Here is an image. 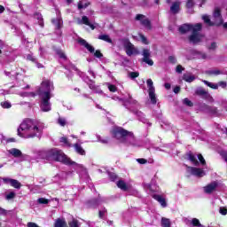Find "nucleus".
I'll list each match as a JSON object with an SVG mask.
<instances>
[{
    "mask_svg": "<svg viewBox=\"0 0 227 227\" xmlns=\"http://www.w3.org/2000/svg\"><path fill=\"white\" fill-rule=\"evenodd\" d=\"M139 38L141 39L142 43H145V45H148V43H150L145 35L139 34Z\"/></svg>",
    "mask_w": 227,
    "mask_h": 227,
    "instance_id": "58836bf2",
    "label": "nucleus"
},
{
    "mask_svg": "<svg viewBox=\"0 0 227 227\" xmlns=\"http://www.w3.org/2000/svg\"><path fill=\"white\" fill-rule=\"evenodd\" d=\"M206 74H207V75H221L223 72H221V70L219 69H215V70L207 71Z\"/></svg>",
    "mask_w": 227,
    "mask_h": 227,
    "instance_id": "72a5a7b5",
    "label": "nucleus"
},
{
    "mask_svg": "<svg viewBox=\"0 0 227 227\" xmlns=\"http://www.w3.org/2000/svg\"><path fill=\"white\" fill-rule=\"evenodd\" d=\"M179 33L181 35H185L186 33H189V31H194V25L192 24H183L178 28Z\"/></svg>",
    "mask_w": 227,
    "mask_h": 227,
    "instance_id": "f8f14e48",
    "label": "nucleus"
},
{
    "mask_svg": "<svg viewBox=\"0 0 227 227\" xmlns=\"http://www.w3.org/2000/svg\"><path fill=\"white\" fill-rule=\"evenodd\" d=\"M37 203H39L40 205H48L49 204V200H47L45 198H39L37 200Z\"/></svg>",
    "mask_w": 227,
    "mask_h": 227,
    "instance_id": "ea45409f",
    "label": "nucleus"
},
{
    "mask_svg": "<svg viewBox=\"0 0 227 227\" xmlns=\"http://www.w3.org/2000/svg\"><path fill=\"white\" fill-rule=\"evenodd\" d=\"M35 65L37 67V68H44L43 65L40 62H38V60H35Z\"/></svg>",
    "mask_w": 227,
    "mask_h": 227,
    "instance_id": "0e129e2a",
    "label": "nucleus"
},
{
    "mask_svg": "<svg viewBox=\"0 0 227 227\" xmlns=\"http://www.w3.org/2000/svg\"><path fill=\"white\" fill-rule=\"evenodd\" d=\"M38 90L42 91H49L51 93V82L50 80H44L41 83V87Z\"/></svg>",
    "mask_w": 227,
    "mask_h": 227,
    "instance_id": "dca6fc26",
    "label": "nucleus"
},
{
    "mask_svg": "<svg viewBox=\"0 0 227 227\" xmlns=\"http://www.w3.org/2000/svg\"><path fill=\"white\" fill-rule=\"evenodd\" d=\"M0 214H2L3 215H6V209L0 207Z\"/></svg>",
    "mask_w": 227,
    "mask_h": 227,
    "instance_id": "338daca9",
    "label": "nucleus"
},
{
    "mask_svg": "<svg viewBox=\"0 0 227 227\" xmlns=\"http://www.w3.org/2000/svg\"><path fill=\"white\" fill-rule=\"evenodd\" d=\"M58 123L61 127H65V125H67V120H65L64 118L59 117V120H58Z\"/></svg>",
    "mask_w": 227,
    "mask_h": 227,
    "instance_id": "de8ad7c7",
    "label": "nucleus"
},
{
    "mask_svg": "<svg viewBox=\"0 0 227 227\" xmlns=\"http://www.w3.org/2000/svg\"><path fill=\"white\" fill-rule=\"evenodd\" d=\"M186 157L188 160H190L191 162H192V164H194V166H200V161H198V160L196 159V156L194 155V153H192V152L187 153Z\"/></svg>",
    "mask_w": 227,
    "mask_h": 227,
    "instance_id": "f3484780",
    "label": "nucleus"
},
{
    "mask_svg": "<svg viewBox=\"0 0 227 227\" xmlns=\"http://www.w3.org/2000/svg\"><path fill=\"white\" fill-rule=\"evenodd\" d=\"M82 24H84L85 26H90V19L87 18V16H82Z\"/></svg>",
    "mask_w": 227,
    "mask_h": 227,
    "instance_id": "8fccbe9b",
    "label": "nucleus"
},
{
    "mask_svg": "<svg viewBox=\"0 0 227 227\" xmlns=\"http://www.w3.org/2000/svg\"><path fill=\"white\" fill-rule=\"evenodd\" d=\"M146 82L151 103L155 105L157 104V97L155 96V87H153V81H152V79H148Z\"/></svg>",
    "mask_w": 227,
    "mask_h": 227,
    "instance_id": "6e6552de",
    "label": "nucleus"
},
{
    "mask_svg": "<svg viewBox=\"0 0 227 227\" xmlns=\"http://www.w3.org/2000/svg\"><path fill=\"white\" fill-rule=\"evenodd\" d=\"M202 27L203 25L201 23H197L194 25L193 31H192V35L188 37L190 43L196 45V43H200V42H201L203 35L200 34V31H201Z\"/></svg>",
    "mask_w": 227,
    "mask_h": 227,
    "instance_id": "20e7f679",
    "label": "nucleus"
},
{
    "mask_svg": "<svg viewBox=\"0 0 227 227\" xmlns=\"http://www.w3.org/2000/svg\"><path fill=\"white\" fill-rule=\"evenodd\" d=\"M27 59L32 63H36V58L33 57L31 54L27 55Z\"/></svg>",
    "mask_w": 227,
    "mask_h": 227,
    "instance_id": "864d4df0",
    "label": "nucleus"
},
{
    "mask_svg": "<svg viewBox=\"0 0 227 227\" xmlns=\"http://www.w3.org/2000/svg\"><path fill=\"white\" fill-rule=\"evenodd\" d=\"M192 226L205 227L201 224V223H200V220L198 218H193L192 220Z\"/></svg>",
    "mask_w": 227,
    "mask_h": 227,
    "instance_id": "4c0bfd02",
    "label": "nucleus"
},
{
    "mask_svg": "<svg viewBox=\"0 0 227 227\" xmlns=\"http://www.w3.org/2000/svg\"><path fill=\"white\" fill-rule=\"evenodd\" d=\"M217 85L218 86H220L221 88H226V86H227V83H226V82H223V81H221V82H219L218 83H217Z\"/></svg>",
    "mask_w": 227,
    "mask_h": 227,
    "instance_id": "680f3d73",
    "label": "nucleus"
},
{
    "mask_svg": "<svg viewBox=\"0 0 227 227\" xmlns=\"http://www.w3.org/2000/svg\"><path fill=\"white\" fill-rule=\"evenodd\" d=\"M142 61L144 63H146V65H149V67H153V60L150 59V57L152 56V51H150L149 49H144L142 51Z\"/></svg>",
    "mask_w": 227,
    "mask_h": 227,
    "instance_id": "9d476101",
    "label": "nucleus"
},
{
    "mask_svg": "<svg viewBox=\"0 0 227 227\" xmlns=\"http://www.w3.org/2000/svg\"><path fill=\"white\" fill-rule=\"evenodd\" d=\"M20 97L35 98V97H36V93H35V92H21Z\"/></svg>",
    "mask_w": 227,
    "mask_h": 227,
    "instance_id": "473e14b6",
    "label": "nucleus"
},
{
    "mask_svg": "<svg viewBox=\"0 0 227 227\" xmlns=\"http://www.w3.org/2000/svg\"><path fill=\"white\" fill-rule=\"evenodd\" d=\"M109 176H110V180H111L112 182H114V181L117 180V178H118V176H116V174H114V173H110V174H109Z\"/></svg>",
    "mask_w": 227,
    "mask_h": 227,
    "instance_id": "13d9d810",
    "label": "nucleus"
},
{
    "mask_svg": "<svg viewBox=\"0 0 227 227\" xmlns=\"http://www.w3.org/2000/svg\"><path fill=\"white\" fill-rule=\"evenodd\" d=\"M129 76L131 78V79H136L137 77H139V72H130L129 74Z\"/></svg>",
    "mask_w": 227,
    "mask_h": 227,
    "instance_id": "09e8293b",
    "label": "nucleus"
},
{
    "mask_svg": "<svg viewBox=\"0 0 227 227\" xmlns=\"http://www.w3.org/2000/svg\"><path fill=\"white\" fill-rule=\"evenodd\" d=\"M213 17L215 19H220V22L216 23V26H221L223 24V15L221 14V9L216 7L214 11Z\"/></svg>",
    "mask_w": 227,
    "mask_h": 227,
    "instance_id": "a211bd4d",
    "label": "nucleus"
},
{
    "mask_svg": "<svg viewBox=\"0 0 227 227\" xmlns=\"http://www.w3.org/2000/svg\"><path fill=\"white\" fill-rule=\"evenodd\" d=\"M46 159H48V160H55V162H62V164H66V166H74L75 164V161L67 157V155L63 153V151L58 149L47 151Z\"/></svg>",
    "mask_w": 227,
    "mask_h": 227,
    "instance_id": "f257e3e1",
    "label": "nucleus"
},
{
    "mask_svg": "<svg viewBox=\"0 0 227 227\" xmlns=\"http://www.w3.org/2000/svg\"><path fill=\"white\" fill-rule=\"evenodd\" d=\"M37 95L41 97V109L43 113L51 111V92L37 90Z\"/></svg>",
    "mask_w": 227,
    "mask_h": 227,
    "instance_id": "7ed1b4c3",
    "label": "nucleus"
},
{
    "mask_svg": "<svg viewBox=\"0 0 227 227\" xmlns=\"http://www.w3.org/2000/svg\"><path fill=\"white\" fill-rule=\"evenodd\" d=\"M203 82L204 84H206V86H208V88H211V90H219V85L217 83H213L207 80H204Z\"/></svg>",
    "mask_w": 227,
    "mask_h": 227,
    "instance_id": "c85d7f7f",
    "label": "nucleus"
},
{
    "mask_svg": "<svg viewBox=\"0 0 227 227\" xmlns=\"http://www.w3.org/2000/svg\"><path fill=\"white\" fill-rule=\"evenodd\" d=\"M98 38V40H102L103 42H106L107 43H113V39H111L109 35H100Z\"/></svg>",
    "mask_w": 227,
    "mask_h": 227,
    "instance_id": "393cba45",
    "label": "nucleus"
},
{
    "mask_svg": "<svg viewBox=\"0 0 227 227\" xmlns=\"http://www.w3.org/2000/svg\"><path fill=\"white\" fill-rule=\"evenodd\" d=\"M184 106H187L188 107H192L194 106V103H192V101H191L189 98H185L184 99Z\"/></svg>",
    "mask_w": 227,
    "mask_h": 227,
    "instance_id": "a19ab883",
    "label": "nucleus"
},
{
    "mask_svg": "<svg viewBox=\"0 0 227 227\" xmlns=\"http://www.w3.org/2000/svg\"><path fill=\"white\" fill-rule=\"evenodd\" d=\"M220 214L222 215H227V208L226 207H221L220 208Z\"/></svg>",
    "mask_w": 227,
    "mask_h": 227,
    "instance_id": "052dcab7",
    "label": "nucleus"
},
{
    "mask_svg": "<svg viewBox=\"0 0 227 227\" xmlns=\"http://www.w3.org/2000/svg\"><path fill=\"white\" fill-rule=\"evenodd\" d=\"M59 142L63 143V145H65V146H67V148H72V143H70V141H68V137H60Z\"/></svg>",
    "mask_w": 227,
    "mask_h": 227,
    "instance_id": "c756f323",
    "label": "nucleus"
},
{
    "mask_svg": "<svg viewBox=\"0 0 227 227\" xmlns=\"http://www.w3.org/2000/svg\"><path fill=\"white\" fill-rule=\"evenodd\" d=\"M32 127H33V120L27 119L23 121V122L20 125L18 129V136H20V137H25L24 133L22 132H24V130H31ZM32 130H33V133H30L26 136L27 139L42 136V129H40V128H38L37 126H34Z\"/></svg>",
    "mask_w": 227,
    "mask_h": 227,
    "instance_id": "f03ea898",
    "label": "nucleus"
},
{
    "mask_svg": "<svg viewBox=\"0 0 227 227\" xmlns=\"http://www.w3.org/2000/svg\"><path fill=\"white\" fill-rule=\"evenodd\" d=\"M88 5H82V4L79 3L78 4V10H82V8H86Z\"/></svg>",
    "mask_w": 227,
    "mask_h": 227,
    "instance_id": "774afa93",
    "label": "nucleus"
},
{
    "mask_svg": "<svg viewBox=\"0 0 227 227\" xmlns=\"http://www.w3.org/2000/svg\"><path fill=\"white\" fill-rule=\"evenodd\" d=\"M106 214H107V209L105 207L104 210H99L98 211V217L99 219H104V215H106Z\"/></svg>",
    "mask_w": 227,
    "mask_h": 227,
    "instance_id": "49530a36",
    "label": "nucleus"
},
{
    "mask_svg": "<svg viewBox=\"0 0 227 227\" xmlns=\"http://www.w3.org/2000/svg\"><path fill=\"white\" fill-rule=\"evenodd\" d=\"M170 12H172V13H174L175 15L176 13H178V12H180V2L176 1L174 2L170 7Z\"/></svg>",
    "mask_w": 227,
    "mask_h": 227,
    "instance_id": "412c9836",
    "label": "nucleus"
},
{
    "mask_svg": "<svg viewBox=\"0 0 227 227\" xmlns=\"http://www.w3.org/2000/svg\"><path fill=\"white\" fill-rule=\"evenodd\" d=\"M34 19H36L38 20L39 26L41 27H43L44 23H43V16H42V13L40 12L34 13Z\"/></svg>",
    "mask_w": 227,
    "mask_h": 227,
    "instance_id": "5701e85b",
    "label": "nucleus"
},
{
    "mask_svg": "<svg viewBox=\"0 0 227 227\" xmlns=\"http://www.w3.org/2000/svg\"><path fill=\"white\" fill-rule=\"evenodd\" d=\"M137 160L139 164H146V162H148V160L145 158H139Z\"/></svg>",
    "mask_w": 227,
    "mask_h": 227,
    "instance_id": "bf43d9fd",
    "label": "nucleus"
},
{
    "mask_svg": "<svg viewBox=\"0 0 227 227\" xmlns=\"http://www.w3.org/2000/svg\"><path fill=\"white\" fill-rule=\"evenodd\" d=\"M184 70H185V68H184L182 67V65H177L176 67V72L177 74H182V72H184Z\"/></svg>",
    "mask_w": 227,
    "mask_h": 227,
    "instance_id": "5fc2aeb1",
    "label": "nucleus"
},
{
    "mask_svg": "<svg viewBox=\"0 0 227 227\" xmlns=\"http://www.w3.org/2000/svg\"><path fill=\"white\" fill-rule=\"evenodd\" d=\"M186 8H188V10H191V8L194 7V0H187L186 2Z\"/></svg>",
    "mask_w": 227,
    "mask_h": 227,
    "instance_id": "37998d69",
    "label": "nucleus"
},
{
    "mask_svg": "<svg viewBox=\"0 0 227 227\" xmlns=\"http://www.w3.org/2000/svg\"><path fill=\"white\" fill-rule=\"evenodd\" d=\"M88 208H97L98 207V200L91 199L86 202Z\"/></svg>",
    "mask_w": 227,
    "mask_h": 227,
    "instance_id": "aec40b11",
    "label": "nucleus"
},
{
    "mask_svg": "<svg viewBox=\"0 0 227 227\" xmlns=\"http://www.w3.org/2000/svg\"><path fill=\"white\" fill-rule=\"evenodd\" d=\"M164 88H165V90H171V83L166 82V83L164 84Z\"/></svg>",
    "mask_w": 227,
    "mask_h": 227,
    "instance_id": "69168bd1",
    "label": "nucleus"
},
{
    "mask_svg": "<svg viewBox=\"0 0 227 227\" xmlns=\"http://www.w3.org/2000/svg\"><path fill=\"white\" fill-rule=\"evenodd\" d=\"M78 43L81 44L82 47H85V49H87V51H89L90 54L94 53L95 58H104V54H102V51H100V50H97L95 51V48L91 44L88 43L85 39L80 37L78 39Z\"/></svg>",
    "mask_w": 227,
    "mask_h": 227,
    "instance_id": "423d86ee",
    "label": "nucleus"
},
{
    "mask_svg": "<svg viewBox=\"0 0 227 227\" xmlns=\"http://www.w3.org/2000/svg\"><path fill=\"white\" fill-rule=\"evenodd\" d=\"M51 23L56 26L57 29H61V20L59 19H52Z\"/></svg>",
    "mask_w": 227,
    "mask_h": 227,
    "instance_id": "f704fd0d",
    "label": "nucleus"
},
{
    "mask_svg": "<svg viewBox=\"0 0 227 227\" xmlns=\"http://www.w3.org/2000/svg\"><path fill=\"white\" fill-rule=\"evenodd\" d=\"M215 49H217V43L216 42L211 43V45L208 47V50L209 51H215Z\"/></svg>",
    "mask_w": 227,
    "mask_h": 227,
    "instance_id": "4d7b16f0",
    "label": "nucleus"
},
{
    "mask_svg": "<svg viewBox=\"0 0 227 227\" xmlns=\"http://www.w3.org/2000/svg\"><path fill=\"white\" fill-rule=\"evenodd\" d=\"M1 106L4 109H10V107H12V103H10L8 101H4V102L1 103Z\"/></svg>",
    "mask_w": 227,
    "mask_h": 227,
    "instance_id": "c03bdc74",
    "label": "nucleus"
},
{
    "mask_svg": "<svg viewBox=\"0 0 227 227\" xmlns=\"http://www.w3.org/2000/svg\"><path fill=\"white\" fill-rule=\"evenodd\" d=\"M56 54L60 58V59H65V60L67 59V55L61 50H57Z\"/></svg>",
    "mask_w": 227,
    "mask_h": 227,
    "instance_id": "e433bc0d",
    "label": "nucleus"
},
{
    "mask_svg": "<svg viewBox=\"0 0 227 227\" xmlns=\"http://www.w3.org/2000/svg\"><path fill=\"white\" fill-rule=\"evenodd\" d=\"M198 159L202 166H205V164H207V161L205 160V158L202 154H198Z\"/></svg>",
    "mask_w": 227,
    "mask_h": 227,
    "instance_id": "3c124183",
    "label": "nucleus"
},
{
    "mask_svg": "<svg viewBox=\"0 0 227 227\" xmlns=\"http://www.w3.org/2000/svg\"><path fill=\"white\" fill-rule=\"evenodd\" d=\"M3 180L4 184H10V185L14 187V189H20L22 187V184L16 179L4 178Z\"/></svg>",
    "mask_w": 227,
    "mask_h": 227,
    "instance_id": "ddd939ff",
    "label": "nucleus"
},
{
    "mask_svg": "<svg viewBox=\"0 0 227 227\" xmlns=\"http://www.w3.org/2000/svg\"><path fill=\"white\" fill-rule=\"evenodd\" d=\"M195 95H198L199 97H209L208 91L205 90L204 89H198L195 91Z\"/></svg>",
    "mask_w": 227,
    "mask_h": 227,
    "instance_id": "bb28decb",
    "label": "nucleus"
},
{
    "mask_svg": "<svg viewBox=\"0 0 227 227\" xmlns=\"http://www.w3.org/2000/svg\"><path fill=\"white\" fill-rule=\"evenodd\" d=\"M16 194L14 192H10L6 196V200H13L15 198Z\"/></svg>",
    "mask_w": 227,
    "mask_h": 227,
    "instance_id": "603ef678",
    "label": "nucleus"
},
{
    "mask_svg": "<svg viewBox=\"0 0 227 227\" xmlns=\"http://www.w3.org/2000/svg\"><path fill=\"white\" fill-rule=\"evenodd\" d=\"M153 200L158 201L161 205V207H168V203L166 202V199H164L161 195L159 194H153Z\"/></svg>",
    "mask_w": 227,
    "mask_h": 227,
    "instance_id": "2eb2a0df",
    "label": "nucleus"
},
{
    "mask_svg": "<svg viewBox=\"0 0 227 227\" xmlns=\"http://www.w3.org/2000/svg\"><path fill=\"white\" fill-rule=\"evenodd\" d=\"M168 61L172 65H176V58L175 56H169L168 57Z\"/></svg>",
    "mask_w": 227,
    "mask_h": 227,
    "instance_id": "6e6d98bb",
    "label": "nucleus"
},
{
    "mask_svg": "<svg viewBox=\"0 0 227 227\" xmlns=\"http://www.w3.org/2000/svg\"><path fill=\"white\" fill-rule=\"evenodd\" d=\"M135 20H139L141 26H144L146 29L151 31L152 29V21L143 14H137Z\"/></svg>",
    "mask_w": 227,
    "mask_h": 227,
    "instance_id": "1a4fd4ad",
    "label": "nucleus"
},
{
    "mask_svg": "<svg viewBox=\"0 0 227 227\" xmlns=\"http://www.w3.org/2000/svg\"><path fill=\"white\" fill-rule=\"evenodd\" d=\"M183 81H185V82H193V81H196V76L191 74H184Z\"/></svg>",
    "mask_w": 227,
    "mask_h": 227,
    "instance_id": "cd10ccee",
    "label": "nucleus"
},
{
    "mask_svg": "<svg viewBox=\"0 0 227 227\" xmlns=\"http://www.w3.org/2000/svg\"><path fill=\"white\" fill-rule=\"evenodd\" d=\"M117 187L121 191H129V186L127 185V183H125V181L123 180H119L117 182Z\"/></svg>",
    "mask_w": 227,
    "mask_h": 227,
    "instance_id": "b1692460",
    "label": "nucleus"
},
{
    "mask_svg": "<svg viewBox=\"0 0 227 227\" xmlns=\"http://www.w3.org/2000/svg\"><path fill=\"white\" fill-rule=\"evenodd\" d=\"M202 20H204L205 24H207V26H217V23L212 22V20H210V17H208V15H203Z\"/></svg>",
    "mask_w": 227,
    "mask_h": 227,
    "instance_id": "a878e982",
    "label": "nucleus"
},
{
    "mask_svg": "<svg viewBox=\"0 0 227 227\" xmlns=\"http://www.w3.org/2000/svg\"><path fill=\"white\" fill-rule=\"evenodd\" d=\"M188 171L191 172V175H193V176H198V178H202V176H205V171L203 168H196V167H187Z\"/></svg>",
    "mask_w": 227,
    "mask_h": 227,
    "instance_id": "9b49d317",
    "label": "nucleus"
},
{
    "mask_svg": "<svg viewBox=\"0 0 227 227\" xmlns=\"http://www.w3.org/2000/svg\"><path fill=\"white\" fill-rule=\"evenodd\" d=\"M11 153L13 157H22V152L17 148L12 149Z\"/></svg>",
    "mask_w": 227,
    "mask_h": 227,
    "instance_id": "2f4dec72",
    "label": "nucleus"
},
{
    "mask_svg": "<svg viewBox=\"0 0 227 227\" xmlns=\"http://www.w3.org/2000/svg\"><path fill=\"white\" fill-rule=\"evenodd\" d=\"M69 227H79V221L73 219V221L68 223Z\"/></svg>",
    "mask_w": 227,
    "mask_h": 227,
    "instance_id": "79ce46f5",
    "label": "nucleus"
},
{
    "mask_svg": "<svg viewBox=\"0 0 227 227\" xmlns=\"http://www.w3.org/2000/svg\"><path fill=\"white\" fill-rule=\"evenodd\" d=\"M74 148L78 155H86V151L80 145L79 143L74 145Z\"/></svg>",
    "mask_w": 227,
    "mask_h": 227,
    "instance_id": "4be33fe9",
    "label": "nucleus"
},
{
    "mask_svg": "<svg viewBox=\"0 0 227 227\" xmlns=\"http://www.w3.org/2000/svg\"><path fill=\"white\" fill-rule=\"evenodd\" d=\"M54 227H68V223H67L65 218H57L54 223Z\"/></svg>",
    "mask_w": 227,
    "mask_h": 227,
    "instance_id": "6ab92c4d",
    "label": "nucleus"
},
{
    "mask_svg": "<svg viewBox=\"0 0 227 227\" xmlns=\"http://www.w3.org/2000/svg\"><path fill=\"white\" fill-rule=\"evenodd\" d=\"M112 136L115 139H118L119 141L121 139H125L127 137H134V133L121 128V127H115L112 130Z\"/></svg>",
    "mask_w": 227,
    "mask_h": 227,
    "instance_id": "39448f33",
    "label": "nucleus"
},
{
    "mask_svg": "<svg viewBox=\"0 0 227 227\" xmlns=\"http://www.w3.org/2000/svg\"><path fill=\"white\" fill-rule=\"evenodd\" d=\"M217 185H219L217 182H212L204 187V192L206 194H212L217 189Z\"/></svg>",
    "mask_w": 227,
    "mask_h": 227,
    "instance_id": "4468645a",
    "label": "nucleus"
},
{
    "mask_svg": "<svg viewBox=\"0 0 227 227\" xmlns=\"http://www.w3.org/2000/svg\"><path fill=\"white\" fill-rule=\"evenodd\" d=\"M161 226L162 227H171V221L168 218H161Z\"/></svg>",
    "mask_w": 227,
    "mask_h": 227,
    "instance_id": "7c9ffc66",
    "label": "nucleus"
},
{
    "mask_svg": "<svg viewBox=\"0 0 227 227\" xmlns=\"http://www.w3.org/2000/svg\"><path fill=\"white\" fill-rule=\"evenodd\" d=\"M108 90L112 93H116V91H118V88L116 87V85H113V84L108 85Z\"/></svg>",
    "mask_w": 227,
    "mask_h": 227,
    "instance_id": "a18cd8bd",
    "label": "nucleus"
},
{
    "mask_svg": "<svg viewBox=\"0 0 227 227\" xmlns=\"http://www.w3.org/2000/svg\"><path fill=\"white\" fill-rule=\"evenodd\" d=\"M206 109L211 113V114H217V107L215 106H207Z\"/></svg>",
    "mask_w": 227,
    "mask_h": 227,
    "instance_id": "c9c22d12",
    "label": "nucleus"
},
{
    "mask_svg": "<svg viewBox=\"0 0 227 227\" xmlns=\"http://www.w3.org/2000/svg\"><path fill=\"white\" fill-rule=\"evenodd\" d=\"M121 43L123 45L127 56H132L133 54H137V50L134 46L132 43H130V39L124 37L119 40Z\"/></svg>",
    "mask_w": 227,
    "mask_h": 227,
    "instance_id": "0eeeda50",
    "label": "nucleus"
},
{
    "mask_svg": "<svg viewBox=\"0 0 227 227\" xmlns=\"http://www.w3.org/2000/svg\"><path fill=\"white\" fill-rule=\"evenodd\" d=\"M180 90H181L180 86H176L174 88L173 91H174V93L178 94V93H180Z\"/></svg>",
    "mask_w": 227,
    "mask_h": 227,
    "instance_id": "e2e57ef3",
    "label": "nucleus"
}]
</instances>
